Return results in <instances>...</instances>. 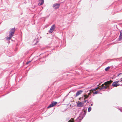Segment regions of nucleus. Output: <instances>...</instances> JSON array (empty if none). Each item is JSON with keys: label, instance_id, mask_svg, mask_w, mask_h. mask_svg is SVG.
I'll return each mask as SVG.
<instances>
[{"label": "nucleus", "instance_id": "20", "mask_svg": "<svg viewBox=\"0 0 122 122\" xmlns=\"http://www.w3.org/2000/svg\"><path fill=\"white\" fill-rule=\"evenodd\" d=\"M121 79V81H120V82H121L122 81V78H121L120 79Z\"/></svg>", "mask_w": 122, "mask_h": 122}, {"label": "nucleus", "instance_id": "11", "mask_svg": "<svg viewBox=\"0 0 122 122\" xmlns=\"http://www.w3.org/2000/svg\"><path fill=\"white\" fill-rule=\"evenodd\" d=\"M119 40H122V31H121L120 32V35L119 37Z\"/></svg>", "mask_w": 122, "mask_h": 122}, {"label": "nucleus", "instance_id": "25", "mask_svg": "<svg viewBox=\"0 0 122 122\" xmlns=\"http://www.w3.org/2000/svg\"><path fill=\"white\" fill-rule=\"evenodd\" d=\"M120 86H122V84H121Z\"/></svg>", "mask_w": 122, "mask_h": 122}, {"label": "nucleus", "instance_id": "16", "mask_svg": "<svg viewBox=\"0 0 122 122\" xmlns=\"http://www.w3.org/2000/svg\"><path fill=\"white\" fill-rule=\"evenodd\" d=\"M109 67H107L105 69V70L106 71H107L108 70V69H109Z\"/></svg>", "mask_w": 122, "mask_h": 122}, {"label": "nucleus", "instance_id": "9", "mask_svg": "<svg viewBox=\"0 0 122 122\" xmlns=\"http://www.w3.org/2000/svg\"><path fill=\"white\" fill-rule=\"evenodd\" d=\"M120 84L117 83L115 81L114 82L112 85L114 87H117Z\"/></svg>", "mask_w": 122, "mask_h": 122}, {"label": "nucleus", "instance_id": "13", "mask_svg": "<svg viewBox=\"0 0 122 122\" xmlns=\"http://www.w3.org/2000/svg\"><path fill=\"white\" fill-rule=\"evenodd\" d=\"M92 110V107H89L88 108V112H90V111Z\"/></svg>", "mask_w": 122, "mask_h": 122}, {"label": "nucleus", "instance_id": "8", "mask_svg": "<svg viewBox=\"0 0 122 122\" xmlns=\"http://www.w3.org/2000/svg\"><path fill=\"white\" fill-rule=\"evenodd\" d=\"M84 103L81 102H80L79 103L77 104V107H82L84 105Z\"/></svg>", "mask_w": 122, "mask_h": 122}, {"label": "nucleus", "instance_id": "15", "mask_svg": "<svg viewBox=\"0 0 122 122\" xmlns=\"http://www.w3.org/2000/svg\"><path fill=\"white\" fill-rule=\"evenodd\" d=\"M27 61L26 63V64H29L30 63L31 61Z\"/></svg>", "mask_w": 122, "mask_h": 122}, {"label": "nucleus", "instance_id": "14", "mask_svg": "<svg viewBox=\"0 0 122 122\" xmlns=\"http://www.w3.org/2000/svg\"><path fill=\"white\" fill-rule=\"evenodd\" d=\"M118 109L121 112H122V107L119 108Z\"/></svg>", "mask_w": 122, "mask_h": 122}, {"label": "nucleus", "instance_id": "1", "mask_svg": "<svg viewBox=\"0 0 122 122\" xmlns=\"http://www.w3.org/2000/svg\"><path fill=\"white\" fill-rule=\"evenodd\" d=\"M112 82V81H107L105 82L103 84H102V86H100V88H99L100 90H101L104 89H106L109 86V85Z\"/></svg>", "mask_w": 122, "mask_h": 122}, {"label": "nucleus", "instance_id": "7", "mask_svg": "<svg viewBox=\"0 0 122 122\" xmlns=\"http://www.w3.org/2000/svg\"><path fill=\"white\" fill-rule=\"evenodd\" d=\"M83 92V91L82 90L78 91L76 93V95L74 96L76 97H77L79 95L81 94Z\"/></svg>", "mask_w": 122, "mask_h": 122}, {"label": "nucleus", "instance_id": "19", "mask_svg": "<svg viewBox=\"0 0 122 122\" xmlns=\"http://www.w3.org/2000/svg\"><path fill=\"white\" fill-rule=\"evenodd\" d=\"M120 81L119 80H118V81H115V82L117 83H118Z\"/></svg>", "mask_w": 122, "mask_h": 122}, {"label": "nucleus", "instance_id": "21", "mask_svg": "<svg viewBox=\"0 0 122 122\" xmlns=\"http://www.w3.org/2000/svg\"><path fill=\"white\" fill-rule=\"evenodd\" d=\"M87 101V100H85L84 101V103H85L86 102V101Z\"/></svg>", "mask_w": 122, "mask_h": 122}, {"label": "nucleus", "instance_id": "6", "mask_svg": "<svg viewBox=\"0 0 122 122\" xmlns=\"http://www.w3.org/2000/svg\"><path fill=\"white\" fill-rule=\"evenodd\" d=\"M55 27V25L54 24L51 27L50 30L49 32L52 33L54 30Z\"/></svg>", "mask_w": 122, "mask_h": 122}, {"label": "nucleus", "instance_id": "2", "mask_svg": "<svg viewBox=\"0 0 122 122\" xmlns=\"http://www.w3.org/2000/svg\"><path fill=\"white\" fill-rule=\"evenodd\" d=\"M15 31V28H13L10 30L9 32V35L7 37V40H10L12 37Z\"/></svg>", "mask_w": 122, "mask_h": 122}, {"label": "nucleus", "instance_id": "12", "mask_svg": "<svg viewBox=\"0 0 122 122\" xmlns=\"http://www.w3.org/2000/svg\"><path fill=\"white\" fill-rule=\"evenodd\" d=\"M84 99H85L87 98L88 97V96L86 95H84Z\"/></svg>", "mask_w": 122, "mask_h": 122}, {"label": "nucleus", "instance_id": "24", "mask_svg": "<svg viewBox=\"0 0 122 122\" xmlns=\"http://www.w3.org/2000/svg\"><path fill=\"white\" fill-rule=\"evenodd\" d=\"M79 119L78 118H77V120H78Z\"/></svg>", "mask_w": 122, "mask_h": 122}, {"label": "nucleus", "instance_id": "23", "mask_svg": "<svg viewBox=\"0 0 122 122\" xmlns=\"http://www.w3.org/2000/svg\"><path fill=\"white\" fill-rule=\"evenodd\" d=\"M93 103H92L91 104V105L92 106L93 105Z\"/></svg>", "mask_w": 122, "mask_h": 122}, {"label": "nucleus", "instance_id": "10", "mask_svg": "<svg viewBox=\"0 0 122 122\" xmlns=\"http://www.w3.org/2000/svg\"><path fill=\"white\" fill-rule=\"evenodd\" d=\"M39 3H38V5H42L44 3L43 0H38Z\"/></svg>", "mask_w": 122, "mask_h": 122}, {"label": "nucleus", "instance_id": "18", "mask_svg": "<svg viewBox=\"0 0 122 122\" xmlns=\"http://www.w3.org/2000/svg\"><path fill=\"white\" fill-rule=\"evenodd\" d=\"M98 93V91H97L95 92H94V93L95 94H97Z\"/></svg>", "mask_w": 122, "mask_h": 122}, {"label": "nucleus", "instance_id": "4", "mask_svg": "<svg viewBox=\"0 0 122 122\" xmlns=\"http://www.w3.org/2000/svg\"><path fill=\"white\" fill-rule=\"evenodd\" d=\"M57 102H52L47 107V108H49L54 106L55 105L57 104Z\"/></svg>", "mask_w": 122, "mask_h": 122}, {"label": "nucleus", "instance_id": "22", "mask_svg": "<svg viewBox=\"0 0 122 122\" xmlns=\"http://www.w3.org/2000/svg\"><path fill=\"white\" fill-rule=\"evenodd\" d=\"M98 88V87L96 88H95V90H96V89H97V88Z\"/></svg>", "mask_w": 122, "mask_h": 122}, {"label": "nucleus", "instance_id": "17", "mask_svg": "<svg viewBox=\"0 0 122 122\" xmlns=\"http://www.w3.org/2000/svg\"><path fill=\"white\" fill-rule=\"evenodd\" d=\"M122 75V73L118 74L117 76H119L120 75Z\"/></svg>", "mask_w": 122, "mask_h": 122}, {"label": "nucleus", "instance_id": "5", "mask_svg": "<svg viewBox=\"0 0 122 122\" xmlns=\"http://www.w3.org/2000/svg\"><path fill=\"white\" fill-rule=\"evenodd\" d=\"M60 5V4H59L56 3L54 4L53 7L55 9H57L58 8Z\"/></svg>", "mask_w": 122, "mask_h": 122}, {"label": "nucleus", "instance_id": "3", "mask_svg": "<svg viewBox=\"0 0 122 122\" xmlns=\"http://www.w3.org/2000/svg\"><path fill=\"white\" fill-rule=\"evenodd\" d=\"M86 114V112L84 110L80 114L79 116V118H81L82 119L84 117Z\"/></svg>", "mask_w": 122, "mask_h": 122}]
</instances>
